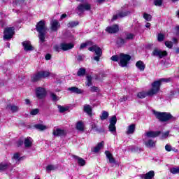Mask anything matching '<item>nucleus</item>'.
Here are the masks:
<instances>
[{
	"mask_svg": "<svg viewBox=\"0 0 179 179\" xmlns=\"http://www.w3.org/2000/svg\"><path fill=\"white\" fill-rule=\"evenodd\" d=\"M145 145L147 148H155L156 146V142L152 139H148L145 141Z\"/></svg>",
	"mask_w": 179,
	"mask_h": 179,
	"instance_id": "bb28decb",
	"label": "nucleus"
},
{
	"mask_svg": "<svg viewBox=\"0 0 179 179\" xmlns=\"http://www.w3.org/2000/svg\"><path fill=\"white\" fill-rule=\"evenodd\" d=\"M131 12L129 11H124L120 12L117 15H113V17L112 18V22H114V20H117V17H125V16H128Z\"/></svg>",
	"mask_w": 179,
	"mask_h": 179,
	"instance_id": "dca6fc26",
	"label": "nucleus"
},
{
	"mask_svg": "<svg viewBox=\"0 0 179 179\" xmlns=\"http://www.w3.org/2000/svg\"><path fill=\"white\" fill-rule=\"evenodd\" d=\"M89 45H93V42L89 41L84 43H81V45H80V50H83V48H86V47Z\"/></svg>",
	"mask_w": 179,
	"mask_h": 179,
	"instance_id": "c9c22d12",
	"label": "nucleus"
},
{
	"mask_svg": "<svg viewBox=\"0 0 179 179\" xmlns=\"http://www.w3.org/2000/svg\"><path fill=\"white\" fill-rule=\"evenodd\" d=\"M100 118L101 121H104V120H107V118H108V112L106 110H103L101 115L100 116Z\"/></svg>",
	"mask_w": 179,
	"mask_h": 179,
	"instance_id": "58836bf2",
	"label": "nucleus"
},
{
	"mask_svg": "<svg viewBox=\"0 0 179 179\" xmlns=\"http://www.w3.org/2000/svg\"><path fill=\"white\" fill-rule=\"evenodd\" d=\"M35 128L36 129H39V131H44L47 129V126H44L43 124H36Z\"/></svg>",
	"mask_w": 179,
	"mask_h": 179,
	"instance_id": "37998d69",
	"label": "nucleus"
},
{
	"mask_svg": "<svg viewBox=\"0 0 179 179\" xmlns=\"http://www.w3.org/2000/svg\"><path fill=\"white\" fill-rule=\"evenodd\" d=\"M60 47L63 51H68V50H72L75 47V45L73 43H62L60 44Z\"/></svg>",
	"mask_w": 179,
	"mask_h": 179,
	"instance_id": "4468645a",
	"label": "nucleus"
},
{
	"mask_svg": "<svg viewBox=\"0 0 179 179\" xmlns=\"http://www.w3.org/2000/svg\"><path fill=\"white\" fill-rule=\"evenodd\" d=\"M100 57H101V56L96 55V56L94 57V61H96L97 62H99V61H100Z\"/></svg>",
	"mask_w": 179,
	"mask_h": 179,
	"instance_id": "69168bd1",
	"label": "nucleus"
},
{
	"mask_svg": "<svg viewBox=\"0 0 179 179\" xmlns=\"http://www.w3.org/2000/svg\"><path fill=\"white\" fill-rule=\"evenodd\" d=\"M24 0H13V3L15 5H22L24 3Z\"/></svg>",
	"mask_w": 179,
	"mask_h": 179,
	"instance_id": "864d4df0",
	"label": "nucleus"
},
{
	"mask_svg": "<svg viewBox=\"0 0 179 179\" xmlns=\"http://www.w3.org/2000/svg\"><path fill=\"white\" fill-rule=\"evenodd\" d=\"M68 90L71 92V93H76V94H82V93H83V90L76 87H69Z\"/></svg>",
	"mask_w": 179,
	"mask_h": 179,
	"instance_id": "a878e982",
	"label": "nucleus"
},
{
	"mask_svg": "<svg viewBox=\"0 0 179 179\" xmlns=\"http://www.w3.org/2000/svg\"><path fill=\"white\" fill-rule=\"evenodd\" d=\"M105 155L107 159L109 160V163H110V164H115V159H114V157H113V154H111L110 151H106Z\"/></svg>",
	"mask_w": 179,
	"mask_h": 179,
	"instance_id": "a211bd4d",
	"label": "nucleus"
},
{
	"mask_svg": "<svg viewBox=\"0 0 179 179\" xmlns=\"http://www.w3.org/2000/svg\"><path fill=\"white\" fill-rule=\"evenodd\" d=\"M170 171L172 174H178L179 173V167L172 168V169H171Z\"/></svg>",
	"mask_w": 179,
	"mask_h": 179,
	"instance_id": "8fccbe9b",
	"label": "nucleus"
},
{
	"mask_svg": "<svg viewBox=\"0 0 179 179\" xmlns=\"http://www.w3.org/2000/svg\"><path fill=\"white\" fill-rule=\"evenodd\" d=\"M50 97L53 101H58L59 100V96L55 95L54 93L50 94Z\"/></svg>",
	"mask_w": 179,
	"mask_h": 179,
	"instance_id": "de8ad7c7",
	"label": "nucleus"
},
{
	"mask_svg": "<svg viewBox=\"0 0 179 179\" xmlns=\"http://www.w3.org/2000/svg\"><path fill=\"white\" fill-rule=\"evenodd\" d=\"M103 146H104V141L99 143L98 145L94 148L93 152H94V153H97V152H99L100 149L103 148Z\"/></svg>",
	"mask_w": 179,
	"mask_h": 179,
	"instance_id": "72a5a7b5",
	"label": "nucleus"
},
{
	"mask_svg": "<svg viewBox=\"0 0 179 179\" xmlns=\"http://www.w3.org/2000/svg\"><path fill=\"white\" fill-rule=\"evenodd\" d=\"M134 132H135V124H132L128 127L126 134L127 135H131V134H134Z\"/></svg>",
	"mask_w": 179,
	"mask_h": 179,
	"instance_id": "7c9ffc66",
	"label": "nucleus"
},
{
	"mask_svg": "<svg viewBox=\"0 0 179 179\" xmlns=\"http://www.w3.org/2000/svg\"><path fill=\"white\" fill-rule=\"evenodd\" d=\"M54 136H65L66 135V131L64 129H56L53 130Z\"/></svg>",
	"mask_w": 179,
	"mask_h": 179,
	"instance_id": "2eb2a0df",
	"label": "nucleus"
},
{
	"mask_svg": "<svg viewBox=\"0 0 179 179\" xmlns=\"http://www.w3.org/2000/svg\"><path fill=\"white\" fill-rule=\"evenodd\" d=\"M10 166H12V164L10 162H1L0 164V171H5V170H8Z\"/></svg>",
	"mask_w": 179,
	"mask_h": 179,
	"instance_id": "412c9836",
	"label": "nucleus"
},
{
	"mask_svg": "<svg viewBox=\"0 0 179 179\" xmlns=\"http://www.w3.org/2000/svg\"><path fill=\"white\" fill-rule=\"evenodd\" d=\"M108 129L113 135H117V127H115V124H109Z\"/></svg>",
	"mask_w": 179,
	"mask_h": 179,
	"instance_id": "473e14b6",
	"label": "nucleus"
},
{
	"mask_svg": "<svg viewBox=\"0 0 179 179\" xmlns=\"http://www.w3.org/2000/svg\"><path fill=\"white\" fill-rule=\"evenodd\" d=\"M165 150L166 152H175L176 153L178 152V150L176 149V148H173L170 144H166L165 145Z\"/></svg>",
	"mask_w": 179,
	"mask_h": 179,
	"instance_id": "2f4dec72",
	"label": "nucleus"
},
{
	"mask_svg": "<svg viewBox=\"0 0 179 179\" xmlns=\"http://www.w3.org/2000/svg\"><path fill=\"white\" fill-rule=\"evenodd\" d=\"M158 41H163L164 40V35L163 34H159L157 36Z\"/></svg>",
	"mask_w": 179,
	"mask_h": 179,
	"instance_id": "bf43d9fd",
	"label": "nucleus"
},
{
	"mask_svg": "<svg viewBox=\"0 0 179 179\" xmlns=\"http://www.w3.org/2000/svg\"><path fill=\"white\" fill-rule=\"evenodd\" d=\"M57 108H58L59 113H65V111H68V110H69V107H64L61 105H59L57 106Z\"/></svg>",
	"mask_w": 179,
	"mask_h": 179,
	"instance_id": "ea45409f",
	"label": "nucleus"
},
{
	"mask_svg": "<svg viewBox=\"0 0 179 179\" xmlns=\"http://www.w3.org/2000/svg\"><path fill=\"white\" fill-rule=\"evenodd\" d=\"M111 61H114L115 62H117L120 60V56L113 55L110 57Z\"/></svg>",
	"mask_w": 179,
	"mask_h": 179,
	"instance_id": "4d7b16f0",
	"label": "nucleus"
},
{
	"mask_svg": "<svg viewBox=\"0 0 179 179\" xmlns=\"http://www.w3.org/2000/svg\"><path fill=\"white\" fill-rule=\"evenodd\" d=\"M46 61H50L51 59V55L50 54H47L45 57Z\"/></svg>",
	"mask_w": 179,
	"mask_h": 179,
	"instance_id": "0e129e2a",
	"label": "nucleus"
},
{
	"mask_svg": "<svg viewBox=\"0 0 179 179\" xmlns=\"http://www.w3.org/2000/svg\"><path fill=\"white\" fill-rule=\"evenodd\" d=\"M24 144L25 148H31V145H33V139L30 137H27L25 138Z\"/></svg>",
	"mask_w": 179,
	"mask_h": 179,
	"instance_id": "c756f323",
	"label": "nucleus"
},
{
	"mask_svg": "<svg viewBox=\"0 0 179 179\" xmlns=\"http://www.w3.org/2000/svg\"><path fill=\"white\" fill-rule=\"evenodd\" d=\"M23 145V141H19L17 142V146H22Z\"/></svg>",
	"mask_w": 179,
	"mask_h": 179,
	"instance_id": "774afa93",
	"label": "nucleus"
},
{
	"mask_svg": "<svg viewBox=\"0 0 179 179\" xmlns=\"http://www.w3.org/2000/svg\"><path fill=\"white\" fill-rule=\"evenodd\" d=\"M165 45L168 48H173V42H171V41H166L165 42Z\"/></svg>",
	"mask_w": 179,
	"mask_h": 179,
	"instance_id": "6e6d98bb",
	"label": "nucleus"
},
{
	"mask_svg": "<svg viewBox=\"0 0 179 179\" xmlns=\"http://www.w3.org/2000/svg\"><path fill=\"white\" fill-rule=\"evenodd\" d=\"M7 110H10L11 113H17L19 111V106L13 104H8L6 106Z\"/></svg>",
	"mask_w": 179,
	"mask_h": 179,
	"instance_id": "5701e85b",
	"label": "nucleus"
},
{
	"mask_svg": "<svg viewBox=\"0 0 179 179\" xmlns=\"http://www.w3.org/2000/svg\"><path fill=\"white\" fill-rule=\"evenodd\" d=\"M22 45L25 51H33V46H31V43H30V41L23 42Z\"/></svg>",
	"mask_w": 179,
	"mask_h": 179,
	"instance_id": "6ab92c4d",
	"label": "nucleus"
},
{
	"mask_svg": "<svg viewBox=\"0 0 179 179\" xmlns=\"http://www.w3.org/2000/svg\"><path fill=\"white\" fill-rule=\"evenodd\" d=\"M151 55L156 58H159V59H162V58L167 57V51L155 48L152 50Z\"/></svg>",
	"mask_w": 179,
	"mask_h": 179,
	"instance_id": "423d86ee",
	"label": "nucleus"
},
{
	"mask_svg": "<svg viewBox=\"0 0 179 179\" xmlns=\"http://www.w3.org/2000/svg\"><path fill=\"white\" fill-rule=\"evenodd\" d=\"M160 138L161 139H166V138H169V135H170V131H166L164 133H160Z\"/></svg>",
	"mask_w": 179,
	"mask_h": 179,
	"instance_id": "a19ab883",
	"label": "nucleus"
},
{
	"mask_svg": "<svg viewBox=\"0 0 179 179\" xmlns=\"http://www.w3.org/2000/svg\"><path fill=\"white\" fill-rule=\"evenodd\" d=\"M76 128L77 131L83 132V131H85V124H83V122L78 121L76 124Z\"/></svg>",
	"mask_w": 179,
	"mask_h": 179,
	"instance_id": "393cba45",
	"label": "nucleus"
},
{
	"mask_svg": "<svg viewBox=\"0 0 179 179\" xmlns=\"http://www.w3.org/2000/svg\"><path fill=\"white\" fill-rule=\"evenodd\" d=\"M154 115L159 120V121H162V122H166V121H169L170 120H173V121H176V118L173 117L170 113L166 112H157L156 110L152 111Z\"/></svg>",
	"mask_w": 179,
	"mask_h": 179,
	"instance_id": "f03ea898",
	"label": "nucleus"
},
{
	"mask_svg": "<svg viewBox=\"0 0 179 179\" xmlns=\"http://www.w3.org/2000/svg\"><path fill=\"white\" fill-rule=\"evenodd\" d=\"M50 76V72L48 71H39L36 73H34L31 76V82L36 83L38 82L43 78H48Z\"/></svg>",
	"mask_w": 179,
	"mask_h": 179,
	"instance_id": "7ed1b4c3",
	"label": "nucleus"
},
{
	"mask_svg": "<svg viewBox=\"0 0 179 179\" xmlns=\"http://www.w3.org/2000/svg\"><path fill=\"white\" fill-rule=\"evenodd\" d=\"M79 24V22L78 21H71L67 24V27H71V29L73 27H76Z\"/></svg>",
	"mask_w": 179,
	"mask_h": 179,
	"instance_id": "e433bc0d",
	"label": "nucleus"
},
{
	"mask_svg": "<svg viewBox=\"0 0 179 179\" xmlns=\"http://www.w3.org/2000/svg\"><path fill=\"white\" fill-rule=\"evenodd\" d=\"M90 91L92 92L97 93L99 92V87H97L96 86H92L90 88Z\"/></svg>",
	"mask_w": 179,
	"mask_h": 179,
	"instance_id": "13d9d810",
	"label": "nucleus"
},
{
	"mask_svg": "<svg viewBox=\"0 0 179 179\" xmlns=\"http://www.w3.org/2000/svg\"><path fill=\"white\" fill-rule=\"evenodd\" d=\"M135 35L133 34H127L125 36V40H134Z\"/></svg>",
	"mask_w": 179,
	"mask_h": 179,
	"instance_id": "09e8293b",
	"label": "nucleus"
},
{
	"mask_svg": "<svg viewBox=\"0 0 179 179\" xmlns=\"http://www.w3.org/2000/svg\"><path fill=\"white\" fill-rule=\"evenodd\" d=\"M61 27V24L57 20H53L50 22V29L52 31H57Z\"/></svg>",
	"mask_w": 179,
	"mask_h": 179,
	"instance_id": "f8f14e48",
	"label": "nucleus"
},
{
	"mask_svg": "<svg viewBox=\"0 0 179 179\" xmlns=\"http://www.w3.org/2000/svg\"><path fill=\"white\" fill-rule=\"evenodd\" d=\"M128 100V97L127 96H123L122 98L120 99V103H123V101H127Z\"/></svg>",
	"mask_w": 179,
	"mask_h": 179,
	"instance_id": "e2e57ef3",
	"label": "nucleus"
},
{
	"mask_svg": "<svg viewBox=\"0 0 179 179\" xmlns=\"http://www.w3.org/2000/svg\"><path fill=\"white\" fill-rule=\"evenodd\" d=\"M58 170V165L49 164L46 166L47 173H51V171H55Z\"/></svg>",
	"mask_w": 179,
	"mask_h": 179,
	"instance_id": "cd10ccee",
	"label": "nucleus"
},
{
	"mask_svg": "<svg viewBox=\"0 0 179 179\" xmlns=\"http://www.w3.org/2000/svg\"><path fill=\"white\" fill-rule=\"evenodd\" d=\"M54 50L55 51H57V52H59V51H61V50H62V48H61V45H55L54 46Z\"/></svg>",
	"mask_w": 179,
	"mask_h": 179,
	"instance_id": "052dcab7",
	"label": "nucleus"
},
{
	"mask_svg": "<svg viewBox=\"0 0 179 179\" xmlns=\"http://www.w3.org/2000/svg\"><path fill=\"white\" fill-rule=\"evenodd\" d=\"M118 30H119V27H118V25H117V24H115V25L110 26V27H108L106 28V31L111 34H113L114 33H117V31H118Z\"/></svg>",
	"mask_w": 179,
	"mask_h": 179,
	"instance_id": "f3484780",
	"label": "nucleus"
},
{
	"mask_svg": "<svg viewBox=\"0 0 179 179\" xmlns=\"http://www.w3.org/2000/svg\"><path fill=\"white\" fill-rule=\"evenodd\" d=\"M38 113H40V110L38 108H35L31 110L30 115H37Z\"/></svg>",
	"mask_w": 179,
	"mask_h": 179,
	"instance_id": "3c124183",
	"label": "nucleus"
},
{
	"mask_svg": "<svg viewBox=\"0 0 179 179\" xmlns=\"http://www.w3.org/2000/svg\"><path fill=\"white\" fill-rule=\"evenodd\" d=\"M115 124H117V117L115 115H113L110 120V124L115 125Z\"/></svg>",
	"mask_w": 179,
	"mask_h": 179,
	"instance_id": "c03bdc74",
	"label": "nucleus"
},
{
	"mask_svg": "<svg viewBox=\"0 0 179 179\" xmlns=\"http://www.w3.org/2000/svg\"><path fill=\"white\" fill-rule=\"evenodd\" d=\"M66 14H62V15H61V17H60V19H59V20H64V19H65V17H66Z\"/></svg>",
	"mask_w": 179,
	"mask_h": 179,
	"instance_id": "338daca9",
	"label": "nucleus"
},
{
	"mask_svg": "<svg viewBox=\"0 0 179 179\" xmlns=\"http://www.w3.org/2000/svg\"><path fill=\"white\" fill-rule=\"evenodd\" d=\"M143 18L147 21V22H150L152 20V16L146 13L143 14Z\"/></svg>",
	"mask_w": 179,
	"mask_h": 179,
	"instance_id": "a18cd8bd",
	"label": "nucleus"
},
{
	"mask_svg": "<svg viewBox=\"0 0 179 179\" xmlns=\"http://www.w3.org/2000/svg\"><path fill=\"white\" fill-rule=\"evenodd\" d=\"M155 94H157V90L155 89V87H152V88L148 90L147 92H138L137 94V96L138 99H145V97H152L155 96Z\"/></svg>",
	"mask_w": 179,
	"mask_h": 179,
	"instance_id": "20e7f679",
	"label": "nucleus"
},
{
	"mask_svg": "<svg viewBox=\"0 0 179 179\" xmlns=\"http://www.w3.org/2000/svg\"><path fill=\"white\" fill-rule=\"evenodd\" d=\"M92 6H90V3H89L87 1H85L83 3H80L77 7V13L82 15L83 12H86V10H90Z\"/></svg>",
	"mask_w": 179,
	"mask_h": 179,
	"instance_id": "0eeeda50",
	"label": "nucleus"
},
{
	"mask_svg": "<svg viewBox=\"0 0 179 179\" xmlns=\"http://www.w3.org/2000/svg\"><path fill=\"white\" fill-rule=\"evenodd\" d=\"M92 80H93V78L90 76H87V82L85 83V86H87V87L92 86L93 85V83H92Z\"/></svg>",
	"mask_w": 179,
	"mask_h": 179,
	"instance_id": "4c0bfd02",
	"label": "nucleus"
},
{
	"mask_svg": "<svg viewBox=\"0 0 179 179\" xmlns=\"http://www.w3.org/2000/svg\"><path fill=\"white\" fill-rule=\"evenodd\" d=\"M73 157L76 159V160H77L78 166H85L86 161H85V159H83V158H80L76 155H75Z\"/></svg>",
	"mask_w": 179,
	"mask_h": 179,
	"instance_id": "c85d7f7f",
	"label": "nucleus"
},
{
	"mask_svg": "<svg viewBox=\"0 0 179 179\" xmlns=\"http://www.w3.org/2000/svg\"><path fill=\"white\" fill-rule=\"evenodd\" d=\"M136 66L137 69H139L141 72H143L145 71V68H146V65L142 61L139 60L136 63Z\"/></svg>",
	"mask_w": 179,
	"mask_h": 179,
	"instance_id": "aec40b11",
	"label": "nucleus"
},
{
	"mask_svg": "<svg viewBox=\"0 0 179 179\" xmlns=\"http://www.w3.org/2000/svg\"><path fill=\"white\" fill-rule=\"evenodd\" d=\"M117 43L118 45H124V44H125V40L122 39V38H119Z\"/></svg>",
	"mask_w": 179,
	"mask_h": 179,
	"instance_id": "603ef678",
	"label": "nucleus"
},
{
	"mask_svg": "<svg viewBox=\"0 0 179 179\" xmlns=\"http://www.w3.org/2000/svg\"><path fill=\"white\" fill-rule=\"evenodd\" d=\"M171 81V78H161L159 80L155 81L152 83V87L157 90V93H159L160 90V86H162V83L165 82L166 83H169V82Z\"/></svg>",
	"mask_w": 179,
	"mask_h": 179,
	"instance_id": "6e6552de",
	"label": "nucleus"
},
{
	"mask_svg": "<svg viewBox=\"0 0 179 179\" xmlns=\"http://www.w3.org/2000/svg\"><path fill=\"white\" fill-rule=\"evenodd\" d=\"M36 94L37 99H42L47 96V91L43 87H37L36 90Z\"/></svg>",
	"mask_w": 179,
	"mask_h": 179,
	"instance_id": "9d476101",
	"label": "nucleus"
},
{
	"mask_svg": "<svg viewBox=\"0 0 179 179\" xmlns=\"http://www.w3.org/2000/svg\"><path fill=\"white\" fill-rule=\"evenodd\" d=\"M154 3L156 6H162V4L163 3V0H155L154 1Z\"/></svg>",
	"mask_w": 179,
	"mask_h": 179,
	"instance_id": "5fc2aeb1",
	"label": "nucleus"
},
{
	"mask_svg": "<svg viewBox=\"0 0 179 179\" xmlns=\"http://www.w3.org/2000/svg\"><path fill=\"white\" fill-rule=\"evenodd\" d=\"M15 34V28L14 27H7L4 30L3 38L6 41L10 40Z\"/></svg>",
	"mask_w": 179,
	"mask_h": 179,
	"instance_id": "1a4fd4ad",
	"label": "nucleus"
},
{
	"mask_svg": "<svg viewBox=\"0 0 179 179\" xmlns=\"http://www.w3.org/2000/svg\"><path fill=\"white\" fill-rule=\"evenodd\" d=\"M88 50L92 52H95L96 55H98L99 57H101V54H103L101 49L96 45L90 47Z\"/></svg>",
	"mask_w": 179,
	"mask_h": 179,
	"instance_id": "9b49d317",
	"label": "nucleus"
},
{
	"mask_svg": "<svg viewBox=\"0 0 179 179\" xmlns=\"http://www.w3.org/2000/svg\"><path fill=\"white\" fill-rule=\"evenodd\" d=\"M153 177H155L154 171H150L148 173L141 175V178L144 179H152Z\"/></svg>",
	"mask_w": 179,
	"mask_h": 179,
	"instance_id": "4be33fe9",
	"label": "nucleus"
},
{
	"mask_svg": "<svg viewBox=\"0 0 179 179\" xmlns=\"http://www.w3.org/2000/svg\"><path fill=\"white\" fill-rule=\"evenodd\" d=\"M13 158L15 160H20V155H19V153H15V154H14Z\"/></svg>",
	"mask_w": 179,
	"mask_h": 179,
	"instance_id": "680f3d73",
	"label": "nucleus"
},
{
	"mask_svg": "<svg viewBox=\"0 0 179 179\" xmlns=\"http://www.w3.org/2000/svg\"><path fill=\"white\" fill-rule=\"evenodd\" d=\"M160 134H161L160 131H147L144 134V136H147V138H157V136H159Z\"/></svg>",
	"mask_w": 179,
	"mask_h": 179,
	"instance_id": "ddd939ff",
	"label": "nucleus"
},
{
	"mask_svg": "<svg viewBox=\"0 0 179 179\" xmlns=\"http://www.w3.org/2000/svg\"><path fill=\"white\" fill-rule=\"evenodd\" d=\"M85 73H86V69H85V68H80L78 70L77 75L78 76H84Z\"/></svg>",
	"mask_w": 179,
	"mask_h": 179,
	"instance_id": "79ce46f5",
	"label": "nucleus"
},
{
	"mask_svg": "<svg viewBox=\"0 0 179 179\" xmlns=\"http://www.w3.org/2000/svg\"><path fill=\"white\" fill-rule=\"evenodd\" d=\"M36 31L38 33V38L41 43L45 41V34H47V27L45 22L43 20L38 22L36 24Z\"/></svg>",
	"mask_w": 179,
	"mask_h": 179,
	"instance_id": "f257e3e1",
	"label": "nucleus"
},
{
	"mask_svg": "<svg viewBox=\"0 0 179 179\" xmlns=\"http://www.w3.org/2000/svg\"><path fill=\"white\" fill-rule=\"evenodd\" d=\"M119 61L120 66H122V68H125V66H128L129 61H131V56L122 53L119 56Z\"/></svg>",
	"mask_w": 179,
	"mask_h": 179,
	"instance_id": "39448f33",
	"label": "nucleus"
},
{
	"mask_svg": "<svg viewBox=\"0 0 179 179\" xmlns=\"http://www.w3.org/2000/svg\"><path fill=\"white\" fill-rule=\"evenodd\" d=\"M97 120H93L91 122V129L96 132H101V130H100V129H99V127L97 126Z\"/></svg>",
	"mask_w": 179,
	"mask_h": 179,
	"instance_id": "b1692460",
	"label": "nucleus"
},
{
	"mask_svg": "<svg viewBox=\"0 0 179 179\" xmlns=\"http://www.w3.org/2000/svg\"><path fill=\"white\" fill-rule=\"evenodd\" d=\"M84 111L85 113H87L88 115L92 116V106H90V105H85Z\"/></svg>",
	"mask_w": 179,
	"mask_h": 179,
	"instance_id": "f704fd0d",
	"label": "nucleus"
},
{
	"mask_svg": "<svg viewBox=\"0 0 179 179\" xmlns=\"http://www.w3.org/2000/svg\"><path fill=\"white\" fill-rule=\"evenodd\" d=\"M77 61L78 62H82L84 61L85 58V55H78L77 57Z\"/></svg>",
	"mask_w": 179,
	"mask_h": 179,
	"instance_id": "49530a36",
	"label": "nucleus"
}]
</instances>
